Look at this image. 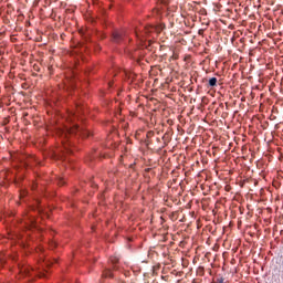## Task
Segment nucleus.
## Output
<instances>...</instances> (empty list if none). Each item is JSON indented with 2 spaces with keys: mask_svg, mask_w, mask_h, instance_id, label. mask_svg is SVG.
<instances>
[{
  "mask_svg": "<svg viewBox=\"0 0 283 283\" xmlns=\"http://www.w3.org/2000/svg\"><path fill=\"white\" fill-rule=\"evenodd\" d=\"M103 277H112V271L106 270V271L103 273Z\"/></svg>",
  "mask_w": 283,
  "mask_h": 283,
  "instance_id": "obj_4",
  "label": "nucleus"
},
{
  "mask_svg": "<svg viewBox=\"0 0 283 283\" xmlns=\"http://www.w3.org/2000/svg\"><path fill=\"white\" fill-rule=\"evenodd\" d=\"M113 41L115 43H120V41H123V33H118V32L113 33Z\"/></svg>",
  "mask_w": 283,
  "mask_h": 283,
  "instance_id": "obj_2",
  "label": "nucleus"
},
{
  "mask_svg": "<svg viewBox=\"0 0 283 283\" xmlns=\"http://www.w3.org/2000/svg\"><path fill=\"white\" fill-rule=\"evenodd\" d=\"M216 83H218V80H217L216 77H211V78L209 80V85H210V87H216Z\"/></svg>",
  "mask_w": 283,
  "mask_h": 283,
  "instance_id": "obj_3",
  "label": "nucleus"
},
{
  "mask_svg": "<svg viewBox=\"0 0 283 283\" xmlns=\"http://www.w3.org/2000/svg\"><path fill=\"white\" fill-rule=\"evenodd\" d=\"M76 132H80L82 134V136H90V132L88 130H81V128H78V126L74 125L73 127H65V129L63 130H59L60 136L67 138V136H70V134H76Z\"/></svg>",
  "mask_w": 283,
  "mask_h": 283,
  "instance_id": "obj_1",
  "label": "nucleus"
},
{
  "mask_svg": "<svg viewBox=\"0 0 283 283\" xmlns=\"http://www.w3.org/2000/svg\"><path fill=\"white\" fill-rule=\"evenodd\" d=\"M219 283H224V281H220Z\"/></svg>",
  "mask_w": 283,
  "mask_h": 283,
  "instance_id": "obj_5",
  "label": "nucleus"
}]
</instances>
